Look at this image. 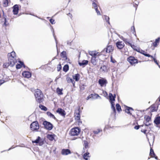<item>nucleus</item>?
<instances>
[{"mask_svg": "<svg viewBox=\"0 0 160 160\" xmlns=\"http://www.w3.org/2000/svg\"><path fill=\"white\" fill-rule=\"evenodd\" d=\"M34 96L36 101L39 103L42 102L43 101L44 95L40 89H36Z\"/></svg>", "mask_w": 160, "mask_h": 160, "instance_id": "1", "label": "nucleus"}, {"mask_svg": "<svg viewBox=\"0 0 160 160\" xmlns=\"http://www.w3.org/2000/svg\"><path fill=\"white\" fill-rule=\"evenodd\" d=\"M45 142V139L43 138H41L39 136H38L35 140L32 141L33 143L38 144V145L40 146H42Z\"/></svg>", "mask_w": 160, "mask_h": 160, "instance_id": "2", "label": "nucleus"}, {"mask_svg": "<svg viewBox=\"0 0 160 160\" xmlns=\"http://www.w3.org/2000/svg\"><path fill=\"white\" fill-rule=\"evenodd\" d=\"M30 128L32 131H38L39 128V126L37 121H34L31 123Z\"/></svg>", "mask_w": 160, "mask_h": 160, "instance_id": "3", "label": "nucleus"}, {"mask_svg": "<svg viewBox=\"0 0 160 160\" xmlns=\"http://www.w3.org/2000/svg\"><path fill=\"white\" fill-rule=\"evenodd\" d=\"M42 125H43L44 128L48 131L51 130L53 128L52 124L51 122L46 121H44L43 122Z\"/></svg>", "mask_w": 160, "mask_h": 160, "instance_id": "4", "label": "nucleus"}, {"mask_svg": "<svg viewBox=\"0 0 160 160\" xmlns=\"http://www.w3.org/2000/svg\"><path fill=\"white\" fill-rule=\"evenodd\" d=\"M80 132V129L78 127H75L71 129L70 135L71 136L78 135Z\"/></svg>", "mask_w": 160, "mask_h": 160, "instance_id": "5", "label": "nucleus"}, {"mask_svg": "<svg viewBox=\"0 0 160 160\" xmlns=\"http://www.w3.org/2000/svg\"><path fill=\"white\" fill-rule=\"evenodd\" d=\"M16 61L13 60H9L8 62H6L3 64V67L5 68H7L10 65L11 67L13 66L15 64Z\"/></svg>", "mask_w": 160, "mask_h": 160, "instance_id": "6", "label": "nucleus"}, {"mask_svg": "<svg viewBox=\"0 0 160 160\" xmlns=\"http://www.w3.org/2000/svg\"><path fill=\"white\" fill-rule=\"evenodd\" d=\"M134 50L140 52V53L142 54L143 55H144L145 56L148 57H151L152 58H153V57L149 54L147 53V52H145L144 51L142 50L141 49H140L139 48H134Z\"/></svg>", "mask_w": 160, "mask_h": 160, "instance_id": "7", "label": "nucleus"}, {"mask_svg": "<svg viewBox=\"0 0 160 160\" xmlns=\"http://www.w3.org/2000/svg\"><path fill=\"white\" fill-rule=\"evenodd\" d=\"M128 61L132 64L133 65L138 63V60L133 57H130L128 58Z\"/></svg>", "mask_w": 160, "mask_h": 160, "instance_id": "8", "label": "nucleus"}, {"mask_svg": "<svg viewBox=\"0 0 160 160\" xmlns=\"http://www.w3.org/2000/svg\"><path fill=\"white\" fill-rule=\"evenodd\" d=\"M105 50L106 52L107 53H110L112 52L114 50V47L108 44L106 48H105L104 50Z\"/></svg>", "mask_w": 160, "mask_h": 160, "instance_id": "9", "label": "nucleus"}, {"mask_svg": "<svg viewBox=\"0 0 160 160\" xmlns=\"http://www.w3.org/2000/svg\"><path fill=\"white\" fill-rule=\"evenodd\" d=\"M56 112L64 117H65L66 114V113L65 110L61 108H58L56 111Z\"/></svg>", "mask_w": 160, "mask_h": 160, "instance_id": "10", "label": "nucleus"}, {"mask_svg": "<svg viewBox=\"0 0 160 160\" xmlns=\"http://www.w3.org/2000/svg\"><path fill=\"white\" fill-rule=\"evenodd\" d=\"M16 53L14 51H12L10 53H8V60H15L14 58L15 56Z\"/></svg>", "mask_w": 160, "mask_h": 160, "instance_id": "11", "label": "nucleus"}, {"mask_svg": "<svg viewBox=\"0 0 160 160\" xmlns=\"http://www.w3.org/2000/svg\"><path fill=\"white\" fill-rule=\"evenodd\" d=\"M71 153L70 150L68 149H63L62 150L61 154L62 155H67Z\"/></svg>", "mask_w": 160, "mask_h": 160, "instance_id": "12", "label": "nucleus"}, {"mask_svg": "<svg viewBox=\"0 0 160 160\" xmlns=\"http://www.w3.org/2000/svg\"><path fill=\"white\" fill-rule=\"evenodd\" d=\"M98 83L101 86L103 87L105 84H106L107 83V80L104 79H99L98 80Z\"/></svg>", "mask_w": 160, "mask_h": 160, "instance_id": "13", "label": "nucleus"}, {"mask_svg": "<svg viewBox=\"0 0 160 160\" xmlns=\"http://www.w3.org/2000/svg\"><path fill=\"white\" fill-rule=\"evenodd\" d=\"M13 12L14 15H17L18 14L19 11V7L18 5L16 4L13 7Z\"/></svg>", "mask_w": 160, "mask_h": 160, "instance_id": "14", "label": "nucleus"}, {"mask_svg": "<svg viewBox=\"0 0 160 160\" xmlns=\"http://www.w3.org/2000/svg\"><path fill=\"white\" fill-rule=\"evenodd\" d=\"M22 75L23 76L27 78H29L31 76V73L28 72L27 71H25L22 73Z\"/></svg>", "mask_w": 160, "mask_h": 160, "instance_id": "15", "label": "nucleus"}, {"mask_svg": "<svg viewBox=\"0 0 160 160\" xmlns=\"http://www.w3.org/2000/svg\"><path fill=\"white\" fill-rule=\"evenodd\" d=\"M116 45L117 48L119 49L122 48L124 46V43L122 41L117 42Z\"/></svg>", "mask_w": 160, "mask_h": 160, "instance_id": "16", "label": "nucleus"}, {"mask_svg": "<svg viewBox=\"0 0 160 160\" xmlns=\"http://www.w3.org/2000/svg\"><path fill=\"white\" fill-rule=\"evenodd\" d=\"M60 56L62 58H63L66 61L68 62V61L69 60V59L67 57L66 52V51H62L61 53Z\"/></svg>", "mask_w": 160, "mask_h": 160, "instance_id": "17", "label": "nucleus"}, {"mask_svg": "<svg viewBox=\"0 0 160 160\" xmlns=\"http://www.w3.org/2000/svg\"><path fill=\"white\" fill-rule=\"evenodd\" d=\"M126 108L125 109V112L128 114L131 115H132V113L131 112V111H134L133 109L130 107L128 106H126Z\"/></svg>", "mask_w": 160, "mask_h": 160, "instance_id": "18", "label": "nucleus"}, {"mask_svg": "<svg viewBox=\"0 0 160 160\" xmlns=\"http://www.w3.org/2000/svg\"><path fill=\"white\" fill-rule=\"evenodd\" d=\"M122 40L124 41L126 44H128V45L130 46L133 49L134 48H136V47H135L134 45H132L131 43H130L127 39L123 38Z\"/></svg>", "mask_w": 160, "mask_h": 160, "instance_id": "19", "label": "nucleus"}, {"mask_svg": "<svg viewBox=\"0 0 160 160\" xmlns=\"http://www.w3.org/2000/svg\"><path fill=\"white\" fill-rule=\"evenodd\" d=\"M78 112H75V119L76 120H77L78 122H81L82 123V122H80V114L79 113V110H78Z\"/></svg>", "mask_w": 160, "mask_h": 160, "instance_id": "20", "label": "nucleus"}, {"mask_svg": "<svg viewBox=\"0 0 160 160\" xmlns=\"http://www.w3.org/2000/svg\"><path fill=\"white\" fill-rule=\"evenodd\" d=\"M19 62L20 63V64H18L16 65V68L17 69H20L22 68V67H23L24 68L25 67V66L23 62H22L21 61H20Z\"/></svg>", "mask_w": 160, "mask_h": 160, "instance_id": "21", "label": "nucleus"}, {"mask_svg": "<svg viewBox=\"0 0 160 160\" xmlns=\"http://www.w3.org/2000/svg\"><path fill=\"white\" fill-rule=\"evenodd\" d=\"M88 60H83L81 62H79L78 64L80 66H84L88 64Z\"/></svg>", "mask_w": 160, "mask_h": 160, "instance_id": "22", "label": "nucleus"}, {"mask_svg": "<svg viewBox=\"0 0 160 160\" xmlns=\"http://www.w3.org/2000/svg\"><path fill=\"white\" fill-rule=\"evenodd\" d=\"M158 106L156 108V105L155 104L152 105L150 108L151 109V112H153L157 111L158 110Z\"/></svg>", "mask_w": 160, "mask_h": 160, "instance_id": "23", "label": "nucleus"}, {"mask_svg": "<svg viewBox=\"0 0 160 160\" xmlns=\"http://www.w3.org/2000/svg\"><path fill=\"white\" fill-rule=\"evenodd\" d=\"M154 122L157 125L160 124V116L156 117L154 121Z\"/></svg>", "mask_w": 160, "mask_h": 160, "instance_id": "24", "label": "nucleus"}, {"mask_svg": "<svg viewBox=\"0 0 160 160\" xmlns=\"http://www.w3.org/2000/svg\"><path fill=\"white\" fill-rule=\"evenodd\" d=\"M109 99L110 101H115L116 98V95L115 94L114 96L111 93H109Z\"/></svg>", "mask_w": 160, "mask_h": 160, "instance_id": "25", "label": "nucleus"}, {"mask_svg": "<svg viewBox=\"0 0 160 160\" xmlns=\"http://www.w3.org/2000/svg\"><path fill=\"white\" fill-rule=\"evenodd\" d=\"M52 32H53V36H54V39H55V42H56V48H57V56H58V54H59V52H58V47H57V39H56V36H55V33H54V29H53V28H52Z\"/></svg>", "mask_w": 160, "mask_h": 160, "instance_id": "26", "label": "nucleus"}, {"mask_svg": "<svg viewBox=\"0 0 160 160\" xmlns=\"http://www.w3.org/2000/svg\"><path fill=\"white\" fill-rule=\"evenodd\" d=\"M160 39V38H158L155 40V42L152 43L154 47H156L158 46L159 43Z\"/></svg>", "mask_w": 160, "mask_h": 160, "instance_id": "27", "label": "nucleus"}, {"mask_svg": "<svg viewBox=\"0 0 160 160\" xmlns=\"http://www.w3.org/2000/svg\"><path fill=\"white\" fill-rule=\"evenodd\" d=\"M80 75L78 74H75L74 75L72 76L73 78L75 79L76 81H79L80 79Z\"/></svg>", "mask_w": 160, "mask_h": 160, "instance_id": "28", "label": "nucleus"}, {"mask_svg": "<svg viewBox=\"0 0 160 160\" xmlns=\"http://www.w3.org/2000/svg\"><path fill=\"white\" fill-rule=\"evenodd\" d=\"M47 115L50 118H53L54 120H56L57 118L55 117L54 115L52 114L51 112H47Z\"/></svg>", "mask_w": 160, "mask_h": 160, "instance_id": "29", "label": "nucleus"}, {"mask_svg": "<svg viewBox=\"0 0 160 160\" xmlns=\"http://www.w3.org/2000/svg\"><path fill=\"white\" fill-rule=\"evenodd\" d=\"M91 62L93 65H96V57H92L91 58Z\"/></svg>", "mask_w": 160, "mask_h": 160, "instance_id": "30", "label": "nucleus"}, {"mask_svg": "<svg viewBox=\"0 0 160 160\" xmlns=\"http://www.w3.org/2000/svg\"><path fill=\"white\" fill-rule=\"evenodd\" d=\"M83 145L84 146L83 147V149H86L88 148V143L87 141H84Z\"/></svg>", "mask_w": 160, "mask_h": 160, "instance_id": "31", "label": "nucleus"}, {"mask_svg": "<svg viewBox=\"0 0 160 160\" xmlns=\"http://www.w3.org/2000/svg\"><path fill=\"white\" fill-rule=\"evenodd\" d=\"M69 66L68 64H66L65 65L63 68V70L65 72H67L69 70Z\"/></svg>", "mask_w": 160, "mask_h": 160, "instance_id": "32", "label": "nucleus"}, {"mask_svg": "<svg viewBox=\"0 0 160 160\" xmlns=\"http://www.w3.org/2000/svg\"><path fill=\"white\" fill-rule=\"evenodd\" d=\"M89 153L88 152H87L85 153L83 156V157L84 159L85 160H88V157H90V156H89Z\"/></svg>", "mask_w": 160, "mask_h": 160, "instance_id": "33", "label": "nucleus"}, {"mask_svg": "<svg viewBox=\"0 0 160 160\" xmlns=\"http://www.w3.org/2000/svg\"><path fill=\"white\" fill-rule=\"evenodd\" d=\"M3 6L6 7L8 6V0H3Z\"/></svg>", "mask_w": 160, "mask_h": 160, "instance_id": "34", "label": "nucleus"}, {"mask_svg": "<svg viewBox=\"0 0 160 160\" xmlns=\"http://www.w3.org/2000/svg\"><path fill=\"white\" fill-rule=\"evenodd\" d=\"M47 138L51 141H52L54 139V137L53 135L52 134H48L47 136Z\"/></svg>", "mask_w": 160, "mask_h": 160, "instance_id": "35", "label": "nucleus"}, {"mask_svg": "<svg viewBox=\"0 0 160 160\" xmlns=\"http://www.w3.org/2000/svg\"><path fill=\"white\" fill-rule=\"evenodd\" d=\"M100 69L102 72H107V67L105 65H103L101 67Z\"/></svg>", "mask_w": 160, "mask_h": 160, "instance_id": "36", "label": "nucleus"}, {"mask_svg": "<svg viewBox=\"0 0 160 160\" xmlns=\"http://www.w3.org/2000/svg\"><path fill=\"white\" fill-rule=\"evenodd\" d=\"M39 107L41 110L44 111H46L47 110V108L46 107L40 104L39 105Z\"/></svg>", "mask_w": 160, "mask_h": 160, "instance_id": "37", "label": "nucleus"}, {"mask_svg": "<svg viewBox=\"0 0 160 160\" xmlns=\"http://www.w3.org/2000/svg\"><path fill=\"white\" fill-rule=\"evenodd\" d=\"M102 130L101 129L98 128L96 130H94L93 131V133L95 134H98L100 132H102Z\"/></svg>", "mask_w": 160, "mask_h": 160, "instance_id": "38", "label": "nucleus"}, {"mask_svg": "<svg viewBox=\"0 0 160 160\" xmlns=\"http://www.w3.org/2000/svg\"><path fill=\"white\" fill-rule=\"evenodd\" d=\"M62 90V89H60L59 88H57V92L59 95H62L63 94Z\"/></svg>", "mask_w": 160, "mask_h": 160, "instance_id": "39", "label": "nucleus"}, {"mask_svg": "<svg viewBox=\"0 0 160 160\" xmlns=\"http://www.w3.org/2000/svg\"><path fill=\"white\" fill-rule=\"evenodd\" d=\"M116 108L117 110V111H118L120 112V111H121V106L119 104H118V103L116 104Z\"/></svg>", "mask_w": 160, "mask_h": 160, "instance_id": "40", "label": "nucleus"}, {"mask_svg": "<svg viewBox=\"0 0 160 160\" xmlns=\"http://www.w3.org/2000/svg\"><path fill=\"white\" fill-rule=\"evenodd\" d=\"M104 17L105 20L106 21V22H107L108 24H110V23L109 21V17L107 16L106 15H104Z\"/></svg>", "mask_w": 160, "mask_h": 160, "instance_id": "41", "label": "nucleus"}, {"mask_svg": "<svg viewBox=\"0 0 160 160\" xmlns=\"http://www.w3.org/2000/svg\"><path fill=\"white\" fill-rule=\"evenodd\" d=\"M93 96L92 97V99H96L98 98V97L100 98V97L97 94H92Z\"/></svg>", "mask_w": 160, "mask_h": 160, "instance_id": "42", "label": "nucleus"}, {"mask_svg": "<svg viewBox=\"0 0 160 160\" xmlns=\"http://www.w3.org/2000/svg\"><path fill=\"white\" fill-rule=\"evenodd\" d=\"M149 155L151 157H152L153 155H155V153H154L153 149L152 148H150Z\"/></svg>", "mask_w": 160, "mask_h": 160, "instance_id": "43", "label": "nucleus"}, {"mask_svg": "<svg viewBox=\"0 0 160 160\" xmlns=\"http://www.w3.org/2000/svg\"><path fill=\"white\" fill-rule=\"evenodd\" d=\"M144 118L147 122H149L151 119V118L148 116H145Z\"/></svg>", "mask_w": 160, "mask_h": 160, "instance_id": "44", "label": "nucleus"}, {"mask_svg": "<svg viewBox=\"0 0 160 160\" xmlns=\"http://www.w3.org/2000/svg\"><path fill=\"white\" fill-rule=\"evenodd\" d=\"M131 30L132 31V33L134 34V35H136V32H135V27L134 26H132L131 28Z\"/></svg>", "mask_w": 160, "mask_h": 160, "instance_id": "45", "label": "nucleus"}, {"mask_svg": "<svg viewBox=\"0 0 160 160\" xmlns=\"http://www.w3.org/2000/svg\"><path fill=\"white\" fill-rule=\"evenodd\" d=\"M57 71H59L62 68V66L61 64H59L57 66Z\"/></svg>", "mask_w": 160, "mask_h": 160, "instance_id": "46", "label": "nucleus"}, {"mask_svg": "<svg viewBox=\"0 0 160 160\" xmlns=\"http://www.w3.org/2000/svg\"><path fill=\"white\" fill-rule=\"evenodd\" d=\"M89 54L91 55L92 56V57H96V55H97V54L93 52H91V53H89Z\"/></svg>", "mask_w": 160, "mask_h": 160, "instance_id": "47", "label": "nucleus"}, {"mask_svg": "<svg viewBox=\"0 0 160 160\" xmlns=\"http://www.w3.org/2000/svg\"><path fill=\"white\" fill-rule=\"evenodd\" d=\"M4 24L5 26H7L9 24V23L7 22V19L6 18H4Z\"/></svg>", "mask_w": 160, "mask_h": 160, "instance_id": "48", "label": "nucleus"}, {"mask_svg": "<svg viewBox=\"0 0 160 160\" xmlns=\"http://www.w3.org/2000/svg\"><path fill=\"white\" fill-rule=\"evenodd\" d=\"M50 22L52 24H53L55 23L54 21L55 20L54 19L51 18L49 20Z\"/></svg>", "mask_w": 160, "mask_h": 160, "instance_id": "49", "label": "nucleus"}, {"mask_svg": "<svg viewBox=\"0 0 160 160\" xmlns=\"http://www.w3.org/2000/svg\"><path fill=\"white\" fill-rule=\"evenodd\" d=\"M92 5L93 7L95 9L96 8H98L97 4L94 2H93L92 3Z\"/></svg>", "mask_w": 160, "mask_h": 160, "instance_id": "50", "label": "nucleus"}, {"mask_svg": "<svg viewBox=\"0 0 160 160\" xmlns=\"http://www.w3.org/2000/svg\"><path fill=\"white\" fill-rule=\"evenodd\" d=\"M67 81L68 82H72V83L74 82V80L70 78H69L67 80Z\"/></svg>", "mask_w": 160, "mask_h": 160, "instance_id": "51", "label": "nucleus"}, {"mask_svg": "<svg viewBox=\"0 0 160 160\" xmlns=\"http://www.w3.org/2000/svg\"><path fill=\"white\" fill-rule=\"evenodd\" d=\"M93 96V94H91L88 96L87 98V100H88L90 98H92V97Z\"/></svg>", "mask_w": 160, "mask_h": 160, "instance_id": "52", "label": "nucleus"}, {"mask_svg": "<svg viewBox=\"0 0 160 160\" xmlns=\"http://www.w3.org/2000/svg\"><path fill=\"white\" fill-rule=\"evenodd\" d=\"M85 86L84 84H83L82 85H80V89L82 90H84V87Z\"/></svg>", "mask_w": 160, "mask_h": 160, "instance_id": "53", "label": "nucleus"}, {"mask_svg": "<svg viewBox=\"0 0 160 160\" xmlns=\"http://www.w3.org/2000/svg\"><path fill=\"white\" fill-rule=\"evenodd\" d=\"M98 15H100L101 14L100 12L98 10V8L95 9Z\"/></svg>", "mask_w": 160, "mask_h": 160, "instance_id": "54", "label": "nucleus"}, {"mask_svg": "<svg viewBox=\"0 0 160 160\" xmlns=\"http://www.w3.org/2000/svg\"><path fill=\"white\" fill-rule=\"evenodd\" d=\"M114 101H110L111 104V108L114 107Z\"/></svg>", "mask_w": 160, "mask_h": 160, "instance_id": "55", "label": "nucleus"}, {"mask_svg": "<svg viewBox=\"0 0 160 160\" xmlns=\"http://www.w3.org/2000/svg\"><path fill=\"white\" fill-rule=\"evenodd\" d=\"M140 127V126L139 125H136L134 127V128L136 130H138L139 129Z\"/></svg>", "mask_w": 160, "mask_h": 160, "instance_id": "56", "label": "nucleus"}, {"mask_svg": "<svg viewBox=\"0 0 160 160\" xmlns=\"http://www.w3.org/2000/svg\"><path fill=\"white\" fill-rule=\"evenodd\" d=\"M72 42V41H67V44L68 45L71 46V45Z\"/></svg>", "mask_w": 160, "mask_h": 160, "instance_id": "57", "label": "nucleus"}, {"mask_svg": "<svg viewBox=\"0 0 160 160\" xmlns=\"http://www.w3.org/2000/svg\"><path fill=\"white\" fill-rule=\"evenodd\" d=\"M5 81L3 80L2 79H0V85L3 83Z\"/></svg>", "mask_w": 160, "mask_h": 160, "instance_id": "58", "label": "nucleus"}, {"mask_svg": "<svg viewBox=\"0 0 160 160\" xmlns=\"http://www.w3.org/2000/svg\"><path fill=\"white\" fill-rule=\"evenodd\" d=\"M153 59V60L154 62L157 65H158V62L157 60L155 58H152Z\"/></svg>", "mask_w": 160, "mask_h": 160, "instance_id": "59", "label": "nucleus"}, {"mask_svg": "<svg viewBox=\"0 0 160 160\" xmlns=\"http://www.w3.org/2000/svg\"><path fill=\"white\" fill-rule=\"evenodd\" d=\"M111 108L113 110V112L114 113H116V111L115 108V107H112Z\"/></svg>", "mask_w": 160, "mask_h": 160, "instance_id": "60", "label": "nucleus"}, {"mask_svg": "<svg viewBox=\"0 0 160 160\" xmlns=\"http://www.w3.org/2000/svg\"><path fill=\"white\" fill-rule=\"evenodd\" d=\"M147 130L146 129L141 130V132H142L144 133L145 134H146V132H147Z\"/></svg>", "mask_w": 160, "mask_h": 160, "instance_id": "61", "label": "nucleus"}, {"mask_svg": "<svg viewBox=\"0 0 160 160\" xmlns=\"http://www.w3.org/2000/svg\"><path fill=\"white\" fill-rule=\"evenodd\" d=\"M152 158H154L156 160H158V157L157 156H156V155H153L152 157Z\"/></svg>", "mask_w": 160, "mask_h": 160, "instance_id": "62", "label": "nucleus"}, {"mask_svg": "<svg viewBox=\"0 0 160 160\" xmlns=\"http://www.w3.org/2000/svg\"><path fill=\"white\" fill-rule=\"evenodd\" d=\"M57 56H57H56L55 57L53 58L52 60H54V59H58V58H57V56Z\"/></svg>", "mask_w": 160, "mask_h": 160, "instance_id": "63", "label": "nucleus"}, {"mask_svg": "<svg viewBox=\"0 0 160 160\" xmlns=\"http://www.w3.org/2000/svg\"><path fill=\"white\" fill-rule=\"evenodd\" d=\"M57 56H57H56L55 57L53 58L52 60H54V59H58V58H57V56Z\"/></svg>", "mask_w": 160, "mask_h": 160, "instance_id": "64", "label": "nucleus"}]
</instances>
